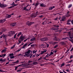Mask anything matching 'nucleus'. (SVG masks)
Wrapping results in <instances>:
<instances>
[{"instance_id": "obj_1", "label": "nucleus", "mask_w": 73, "mask_h": 73, "mask_svg": "<svg viewBox=\"0 0 73 73\" xmlns=\"http://www.w3.org/2000/svg\"><path fill=\"white\" fill-rule=\"evenodd\" d=\"M30 52H31V50H29L28 51L26 52L25 53V54L24 55V57H26L28 56V55H29L30 54Z\"/></svg>"}, {"instance_id": "obj_2", "label": "nucleus", "mask_w": 73, "mask_h": 73, "mask_svg": "<svg viewBox=\"0 0 73 73\" xmlns=\"http://www.w3.org/2000/svg\"><path fill=\"white\" fill-rule=\"evenodd\" d=\"M34 22H30L29 21H27V25H28V26H30L32 24H34Z\"/></svg>"}, {"instance_id": "obj_3", "label": "nucleus", "mask_w": 73, "mask_h": 73, "mask_svg": "<svg viewBox=\"0 0 73 73\" xmlns=\"http://www.w3.org/2000/svg\"><path fill=\"white\" fill-rule=\"evenodd\" d=\"M40 41H47L48 40V39L46 37L44 38L40 39Z\"/></svg>"}, {"instance_id": "obj_4", "label": "nucleus", "mask_w": 73, "mask_h": 73, "mask_svg": "<svg viewBox=\"0 0 73 73\" xmlns=\"http://www.w3.org/2000/svg\"><path fill=\"white\" fill-rule=\"evenodd\" d=\"M7 7L6 5L4 4H1V3H0V7H1V8H5V7Z\"/></svg>"}, {"instance_id": "obj_5", "label": "nucleus", "mask_w": 73, "mask_h": 73, "mask_svg": "<svg viewBox=\"0 0 73 73\" xmlns=\"http://www.w3.org/2000/svg\"><path fill=\"white\" fill-rule=\"evenodd\" d=\"M24 38V37L23 36V35H21V37L19 38V40H21V41H23Z\"/></svg>"}, {"instance_id": "obj_6", "label": "nucleus", "mask_w": 73, "mask_h": 73, "mask_svg": "<svg viewBox=\"0 0 73 73\" xmlns=\"http://www.w3.org/2000/svg\"><path fill=\"white\" fill-rule=\"evenodd\" d=\"M5 21H6V19H2L0 21V23H3L5 22Z\"/></svg>"}, {"instance_id": "obj_7", "label": "nucleus", "mask_w": 73, "mask_h": 73, "mask_svg": "<svg viewBox=\"0 0 73 73\" xmlns=\"http://www.w3.org/2000/svg\"><path fill=\"white\" fill-rule=\"evenodd\" d=\"M54 27H56L54 29V31H56V30H58V27H59V26H54Z\"/></svg>"}, {"instance_id": "obj_8", "label": "nucleus", "mask_w": 73, "mask_h": 73, "mask_svg": "<svg viewBox=\"0 0 73 73\" xmlns=\"http://www.w3.org/2000/svg\"><path fill=\"white\" fill-rule=\"evenodd\" d=\"M60 21H65V17H63L62 18V19L60 20Z\"/></svg>"}, {"instance_id": "obj_9", "label": "nucleus", "mask_w": 73, "mask_h": 73, "mask_svg": "<svg viewBox=\"0 0 73 73\" xmlns=\"http://www.w3.org/2000/svg\"><path fill=\"white\" fill-rule=\"evenodd\" d=\"M36 14H33V15H31V16L32 17H36Z\"/></svg>"}, {"instance_id": "obj_10", "label": "nucleus", "mask_w": 73, "mask_h": 73, "mask_svg": "<svg viewBox=\"0 0 73 73\" xmlns=\"http://www.w3.org/2000/svg\"><path fill=\"white\" fill-rule=\"evenodd\" d=\"M10 33H11V35H13V34H15V32L14 31H11L10 32Z\"/></svg>"}, {"instance_id": "obj_11", "label": "nucleus", "mask_w": 73, "mask_h": 73, "mask_svg": "<svg viewBox=\"0 0 73 73\" xmlns=\"http://www.w3.org/2000/svg\"><path fill=\"white\" fill-rule=\"evenodd\" d=\"M32 56H33V54H29L27 55V57H29V56H30V58H31V57H32Z\"/></svg>"}, {"instance_id": "obj_12", "label": "nucleus", "mask_w": 73, "mask_h": 73, "mask_svg": "<svg viewBox=\"0 0 73 73\" xmlns=\"http://www.w3.org/2000/svg\"><path fill=\"white\" fill-rule=\"evenodd\" d=\"M16 23H14L12 24L11 25V27H14V26H15V25H16Z\"/></svg>"}, {"instance_id": "obj_13", "label": "nucleus", "mask_w": 73, "mask_h": 73, "mask_svg": "<svg viewBox=\"0 0 73 73\" xmlns=\"http://www.w3.org/2000/svg\"><path fill=\"white\" fill-rule=\"evenodd\" d=\"M10 17H11V15L7 14L6 15V18H10Z\"/></svg>"}, {"instance_id": "obj_14", "label": "nucleus", "mask_w": 73, "mask_h": 73, "mask_svg": "<svg viewBox=\"0 0 73 73\" xmlns=\"http://www.w3.org/2000/svg\"><path fill=\"white\" fill-rule=\"evenodd\" d=\"M55 8V6H53V7H50V8H49V9L50 10H52V9L53 8Z\"/></svg>"}, {"instance_id": "obj_15", "label": "nucleus", "mask_w": 73, "mask_h": 73, "mask_svg": "<svg viewBox=\"0 0 73 73\" xmlns=\"http://www.w3.org/2000/svg\"><path fill=\"white\" fill-rule=\"evenodd\" d=\"M22 34V32H20L17 35L18 37H19L20 35H21Z\"/></svg>"}, {"instance_id": "obj_16", "label": "nucleus", "mask_w": 73, "mask_h": 73, "mask_svg": "<svg viewBox=\"0 0 73 73\" xmlns=\"http://www.w3.org/2000/svg\"><path fill=\"white\" fill-rule=\"evenodd\" d=\"M40 7H45V5H44L43 3H42L40 5Z\"/></svg>"}, {"instance_id": "obj_17", "label": "nucleus", "mask_w": 73, "mask_h": 73, "mask_svg": "<svg viewBox=\"0 0 73 73\" xmlns=\"http://www.w3.org/2000/svg\"><path fill=\"white\" fill-rule=\"evenodd\" d=\"M7 51V50L5 49H4L2 50L1 52V53H4V52H6Z\"/></svg>"}, {"instance_id": "obj_18", "label": "nucleus", "mask_w": 73, "mask_h": 73, "mask_svg": "<svg viewBox=\"0 0 73 73\" xmlns=\"http://www.w3.org/2000/svg\"><path fill=\"white\" fill-rule=\"evenodd\" d=\"M36 40V38H35L34 37L33 38H32L31 39L30 41H33L34 40Z\"/></svg>"}, {"instance_id": "obj_19", "label": "nucleus", "mask_w": 73, "mask_h": 73, "mask_svg": "<svg viewBox=\"0 0 73 73\" xmlns=\"http://www.w3.org/2000/svg\"><path fill=\"white\" fill-rule=\"evenodd\" d=\"M61 44L62 45H65V44H66L64 42H61Z\"/></svg>"}, {"instance_id": "obj_20", "label": "nucleus", "mask_w": 73, "mask_h": 73, "mask_svg": "<svg viewBox=\"0 0 73 73\" xmlns=\"http://www.w3.org/2000/svg\"><path fill=\"white\" fill-rule=\"evenodd\" d=\"M8 36H9V37H11V33H10V32L8 33Z\"/></svg>"}, {"instance_id": "obj_21", "label": "nucleus", "mask_w": 73, "mask_h": 73, "mask_svg": "<svg viewBox=\"0 0 73 73\" xmlns=\"http://www.w3.org/2000/svg\"><path fill=\"white\" fill-rule=\"evenodd\" d=\"M65 65V63H62V64H61V67H62V66H64V65Z\"/></svg>"}, {"instance_id": "obj_22", "label": "nucleus", "mask_w": 73, "mask_h": 73, "mask_svg": "<svg viewBox=\"0 0 73 73\" xmlns=\"http://www.w3.org/2000/svg\"><path fill=\"white\" fill-rule=\"evenodd\" d=\"M33 61H31L30 60H29V62H28V64H30V63H31L32 62H33Z\"/></svg>"}, {"instance_id": "obj_23", "label": "nucleus", "mask_w": 73, "mask_h": 73, "mask_svg": "<svg viewBox=\"0 0 73 73\" xmlns=\"http://www.w3.org/2000/svg\"><path fill=\"white\" fill-rule=\"evenodd\" d=\"M13 53H12L11 54H9V56H13Z\"/></svg>"}, {"instance_id": "obj_24", "label": "nucleus", "mask_w": 73, "mask_h": 73, "mask_svg": "<svg viewBox=\"0 0 73 73\" xmlns=\"http://www.w3.org/2000/svg\"><path fill=\"white\" fill-rule=\"evenodd\" d=\"M15 58V56H10L11 59H12V58Z\"/></svg>"}, {"instance_id": "obj_25", "label": "nucleus", "mask_w": 73, "mask_h": 73, "mask_svg": "<svg viewBox=\"0 0 73 73\" xmlns=\"http://www.w3.org/2000/svg\"><path fill=\"white\" fill-rule=\"evenodd\" d=\"M45 24H46V22L45 21H44L42 23L43 25H45Z\"/></svg>"}, {"instance_id": "obj_26", "label": "nucleus", "mask_w": 73, "mask_h": 73, "mask_svg": "<svg viewBox=\"0 0 73 73\" xmlns=\"http://www.w3.org/2000/svg\"><path fill=\"white\" fill-rule=\"evenodd\" d=\"M19 43L20 44L21 42V40L19 39V40H18Z\"/></svg>"}, {"instance_id": "obj_27", "label": "nucleus", "mask_w": 73, "mask_h": 73, "mask_svg": "<svg viewBox=\"0 0 73 73\" xmlns=\"http://www.w3.org/2000/svg\"><path fill=\"white\" fill-rule=\"evenodd\" d=\"M31 7H30V8L29 9V10L26 8V9L25 10L26 11H29V10H30L31 9Z\"/></svg>"}, {"instance_id": "obj_28", "label": "nucleus", "mask_w": 73, "mask_h": 73, "mask_svg": "<svg viewBox=\"0 0 73 73\" xmlns=\"http://www.w3.org/2000/svg\"><path fill=\"white\" fill-rule=\"evenodd\" d=\"M33 54H34V53H36V52H37V50H36V51H35V50H33Z\"/></svg>"}, {"instance_id": "obj_29", "label": "nucleus", "mask_w": 73, "mask_h": 73, "mask_svg": "<svg viewBox=\"0 0 73 73\" xmlns=\"http://www.w3.org/2000/svg\"><path fill=\"white\" fill-rule=\"evenodd\" d=\"M57 46H58V44H56L54 47V48H57Z\"/></svg>"}, {"instance_id": "obj_30", "label": "nucleus", "mask_w": 73, "mask_h": 73, "mask_svg": "<svg viewBox=\"0 0 73 73\" xmlns=\"http://www.w3.org/2000/svg\"><path fill=\"white\" fill-rule=\"evenodd\" d=\"M37 64V62H34L33 64Z\"/></svg>"}, {"instance_id": "obj_31", "label": "nucleus", "mask_w": 73, "mask_h": 73, "mask_svg": "<svg viewBox=\"0 0 73 73\" xmlns=\"http://www.w3.org/2000/svg\"><path fill=\"white\" fill-rule=\"evenodd\" d=\"M56 41H60V39L57 37H56Z\"/></svg>"}, {"instance_id": "obj_32", "label": "nucleus", "mask_w": 73, "mask_h": 73, "mask_svg": "<svg viewBox=\"0 0 73 73\" xmlns=\"http://www.w3.org/2000/svg\"><path fill=\"white\" fill-rule=\"evenodd\" d=\"M54 40H55V41H56L57 37H55L54 38Z\"/></svg>"}, {"instance_id": "obj_33", "label": "nucleus", "mask_w": 73, "mask_h": 73, "mask_svg": "<svg viewBox=\"0 0 73 73\" xmlns=\"http://www.w3.org/2000/svg\"><path fill=\"white\" fill-rule=\"evenodd\" d=\"M66 17H69L70 16V15H67L66 16Z\"/></svg>"}, {"instance_id": "obj_34", "label": "nucleus", "mask_w": 73, "mask_h": 73, "mask_svg": "<svg viewBox=\"0 0 73 73\" xmlns=\"http://www.w3.org/2000/svg\"><path fill=\"white\" fill-rule=\"evenodd\" d=\"M42 59V57H40V58H39V59L38 60V61H39L40 60H41Z\"/></svg>"}, {"instance_id": "obj_35", "label": "nucleus", "mask_w": 73, "mask_h": 73, "mask_svg": "<svg viewBox=\"0 0 73 73\" xmlns=\"http://www.w3.org/2000/svg\"><path fill=\"white\" fill-rule=\"evenodd\" d=\"M66 24H68V25H70V23H69V22H67L66 23Z\"/></svg>"}, {"instance_id": "obj_36", "label": "nucleus", "mask_w": 73, "mask_h": 73, "mask_svg": "<svg viewBox=\"0 0 73 73\" xmlns=\"http://www.w3.org/2000/svg\"><path fill=\"white\" fill-rule=\"evenodd\" d=\"M72 5H69V6L68 7V8H70V7H72Z\"/></svg>"}, {"instance_id": "obj_37", "label": "nucleus", "mask_w": 73, "mask_h": 73, "mask_svg": "<svg viewBox=\"0 0 73 73\" xmlns=\"http://www.w3.org/2000/svg\"><path fill=\"white\" fill-rule=\"evenodd\" d=\"M39 3H36L35 5V6H37V5H38V4Z\"/></svg>"}, {"instance_id": "obj_38", "label": "nucleus", "mask_w": 73, "mask_h": 73, "mask_svg": "<svg viewBox=\"0 0 73 73\" xmlns=\"http://www.w3.org/2000/svg\"><path fill=\"white\" fill-rule=\"evenodd\" d=\"M28 45V44L27 43H25V45H24V46H27Z\"/></svg>"}, {"instance_id": "obj_39", "label": "nucleus", "mask_w": 73, "mask_h": 73, "mask_svg": "<svg viewBox=\"0 0 73 73\" xmlns=\"http://www.w3.org/2000/svg\"><path fill=\"white\" fill-rule=\"evenodd\" d=\"M13 7H13V6H12L9 7L8 8H9V9H10L11 8H13Z\"/></svg>"}, {"instance_id": "obj_40", "label": "nucleus", "mask_w": 73, "mask_h": 73, "mask_svg": "<svg viewBox=\"0 0 73 73\" xmlns=\"http://www.w3.org/2000/svg\"><path fill=\"white\" fill-rule=\"evenodd\" d=\"M73 61V60H71L70 61H69V62H67V63H70L71 62H72V61Z\"/></svg>"}, {"instance_id": "obj_41", "label": "nucleus", "mask_w": 73, "mask_h": 73, "mask_svg": "<svg viewBox=\"0 0 73 73\" xmlns=\"http://www.w3.org/2000/svg\"><path fill=\"white\" fill-rule=\"evenodd\" d=\"M21 69L19 70H17V72H21Z\"/></svg>"}, {"instance_id": "obj_42", "label": "nucleus", "mask_w": 73, "mask_h": 73, "mask_svg": "<svg viewBox=\"0 0 73 73\" xmlns=\"http://www.w3.org/2000/svg\"><path fill=\"white\" fill-rule=\"evenodd\" d=\"M68 34L69 35V36L70 37V32L69 31L68 32Z\"/></svg>"}, {"instance_id": "obj_43", "label": "nucleus", "mask_w": 73, "mask_h": 73, "mask_svg": "<svg viewBox=\"0 0 73 73\" xmlns=\"http://www.w3.org/2000/svg\"><path fill=\"white\" fill-rule=\"evenodd\" d=\"M12 5H15V2H13V3L11 4Z\"/></svg>"}, {"instance_id": "obj_44", "label": "nucleus", "mask_w": 73, "mask_h": 73, "mask_svg": "<svg viewBox=\"0 0 73 73\" xmlns=\"http://www.w3.org/2000/svg\"><path fill=\"white\" fill-rule=\"evenodd\" d=\"M18 67H19V66H17V67H15V70H17V68H18Z\"/></svg>"}, {"instance_id": "obj_45", "label": "nucleus", "mask_w": 73, "mask_h": 73, "mask_svg": "<svg viewBox=\"0 0 73 73\" xmlns=\"http://www.w3.org/2000/svg\"><path fill=\"white\" fill-rule=\"evenodd\" d=\"M17 5H18L14 4V5L13 6V7H15L17 6Z\"/></svg>"}, {"instance_id": "obj_46", "label": "nucleus", "mask_w": 73, "mask_h": 73, "mask_svg": "<svg viewBox=\"0 0 73 73\" xmlns=\"http://www.w3.org/2000/svg\"><path fill=\"white\" fill-rule=\"evenodd\" d=\"M19 60H18L16 62H15L16 63H19Z\"/></svg>"}, {"instance_id": "obj_47", "label": "nucleus", "mask_w": 73, "mask_h": 73, "mask_svg": "<svg viewBox=\"0 0 73 73\" xmlns=\"http://www.w3.org/2000/svg\"><path fill=\"white\" fill-rule=\"evenodd\" d=\"M21 0H16L15 1V3H17V1H19Z\"/></svg>"}, {"instance_id": "obj_48", "label": "nucleus", "mask_w": 73, "mask_h": 73, "mask_svg": "<svg viewBox=\"0 0 73 73\" xmlns=\"http://www.w3.org/2000/svg\"><path fill=\"white\" fill-rule=\"evenodd\" d=\"M28 39H29V38H28L26 39V40H24V42H25V41H27Z\"/></svg>"}, {"instance_id": "obj_49", "label": "nucleus", "mask_w": 73, "mask_h": 73, "mask_svg": "<svg viewBox=\"0 0 73 73\" xmlns=\"http://www.w3.org/2000/svg\"><path fill=\"white\" fill-rule=\"evenodd\" d=\"M41 53H40V54H43L44 53V51H41Z\"/></svg>"}, {"instance_id": "obj_50", "label": "nucleus", "mask_w": 73, "mask_h": 73, "mask_svg": "<svg viewBox=\"0 0 73 73\" xmlns=\"http://www.w3.org/2000/svg\"><path fill=\"white\" fill-rule=\"evenodd\" d=\"M73 57V56L72 55H71V56H70V59H71V58H72V57Z\"/></svg>"}, {"instance_id": "obj_51", "label": "nucleus", "mask_w": 73, "mask_h": 73, "mask_svg": "<svg viewBox=\"0 0 73 73\" xmlns=\"http://www.w3.org/2000/svg\"><path fill=\"white\" fill-rule=\"evenodd\" d=\"M16 34H15L14 36V38H16Z\"/></svg>"}, {"instance_id": "obj_52", "label": "nucleus", "mask_w": 73, "mask_h": 73, "mask_svg": "<svg viewBox=\"0 0 73 73\" xmlns=\"http://www.w3.org/2000/svg\"><path fill=\"white\" fill-rule=\"evenodd\" d=\"M31 47H33V46H35V44H32L31 45Z\"/></svg>"}, {"instance_id": "obj_53", "label": "nucleus", "mask_w": 73, "mask_h": 73, "mask_svg": "<svg viewBox=\"0 0 73 73\" xmlns=\"http://www.w3.org/2000/svg\"><path fill=\"white\" fill-rule=\"evenodd\" d=\"M5 61V59L3 60V59H2V62H4V61Z\"/></svg>"}, {"instance_id": "obj_54", "label": "nucleus", "mask_w": 73, "mask_h": 73, "mask_svg": "<svg viewBox=\"0 0 73 73\" xmlns=\"http://www.w3.org/2000/svg\"><path fill=\"white\" fill-rule=\"evenodd\" d=\"M15 46V45H14L11 47V49H13V48H14Z\"/></svg>"}, {"instance_id": "obj_55", "label": "nucleus", "mask_w": 73, "mask_h": 73, "mask_svg": "<svg viewBox=\"0 0 73 73\" xmlns=\"http://www.w3.org/2000/svg\"><path fill=\"white\" fill-rule=\"evenodd\" d=\"M26 8H27L26 7H24L23 8V11H24V10H25V9H26Z\"/></svg>"}, {"instance_id": "obj_56", "label": "nucleus", "mask_w": 73, "mask_h": 73, "mask_svg": "<svg viewBox=\"0 0 73 73\" xmlns=\"http://www.w3.org/2000/svg\"><path fill=\"white\" fill-rule=\"evenodd\" d=\"M2 36H3V38H5V35H2Z\"/></svg>"}, {"instance_id": "obj_57", "label": "nucleus", "mask_w": 73, "mask_h": 73, "mask_svg": "<svg viewBox=\"0 0 73 73\" xmlns=\"http://www.w3.org/2000/svg\"><path fill=\"white\" fill-rule=\"evenodd\" d=\"M70 64H67L66 66H70Z\"/></svg>"}, {"instance_id": "obj_58", "label": "nucleus", "mask_w": 73, "mask_h": 73, "mask_svg": "<svg viewBox=\"0 0 73 73\" xmlns=\"http://www.w3.org/2000/svg\"><path fill=\"white\" fill-rule=\"evenodd\" d=\"M25 46L24 45V46H23L22 47V49H23V48L24 49V48H25Z\"/></svg>"}, {"instance_id": "obj_59", "label": "nucleus", "mask_w": 73, "mask_h": 73, "mask_svg": "<svg viewBox=\"0 0 73 73\" xmlns=\"http://www.w3.org/2000/svg\"><path fill=\"white\" fill-rule=\"evenodd\" d=\"M70 21H71V20H68L67 22H70Z\"/></svg>"}, {"instance_id": "obj_60", "label": "nucleus", "mask_w": 73, "mask_h": 73, "mask_svg": "<svg viewBox=\"0 0 73 73\" xmlns=\"http://www.w3.org/2000/svg\"><path fill=\"white\" fill-rule=\"evenodd\" d=\"M54 28H52L51 29V30H54Z\"/></svg>"}, {"instance_id": "obj_61", "label": "nucleus", "mask_w": 73, "mask_h": 73, "mask_svg": "<svg viewBox=\"0 0 73 73\" xmlns=\"http://www.w3.org/2000/svg\"><path fill=\"white\" fill-rule=\"evenodd\" d=\"M40 56V55L38 54H37L36 55V56H37V57H38V56Z\"/></svg>"}, {"instance_id": "obj_62", "label": "nucleus", "mask_w": 73, "mask_h": 73, "mask_svg": "<svg viewBox=\"0 0 73 73\" xmlns=\"http://www.w3.org/2000/svg\"><path fill=\"white\" fill-rule=\"evenodd\" d=\"M42 16H43V15H41L40 16H39V17H40L41 18L42 17Z\"/></svg>"}, {"instance_id": "obj_63", "label": "nucleus", "mask_w": 73, "mask_h": 73, "mask_svg": "<svg viewBox=\"0 0 73 73\" xmlns=\"http://www.w3.org/2000/svg\"><path fill=\"white\" fill-rule=\"evenodd\" d=\"M73 50V47L70 50V52H72Z\"/></svg>"}, {"instance_id": "obj_64", "label": "nucleus", "mask_w": 73, "mask_h": 73, "mask_svg": "<svg viewBox=\"0 0 73 73\" xmlns=\"http://www.w3.org/2000/svg\"><path fill=\"white\" fill-rule=\"evenodd\" d=\"M71 23H72V24H73V20L72 21H71Z\"/></svg>"}]
</instances>
